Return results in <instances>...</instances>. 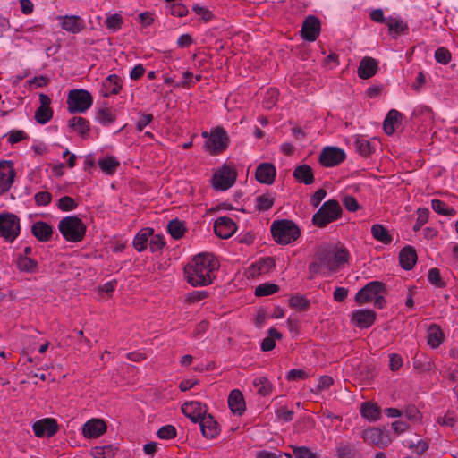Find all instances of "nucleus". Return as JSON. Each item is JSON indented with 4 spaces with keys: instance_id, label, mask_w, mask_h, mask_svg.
I'll list each match as a JSON object with an SVG mask.
<instances>
[{
    "instance_id": "f257e3e1",
    "label": "nucleus",
    "mask_w": 458,
    "mask_h": 458,
    "mask_svg": "<svg viewBox=\"0 0 458 458\" xmlns=\"http://www.w3.org/2000/svg\"><path fill=\"white\" fill-rule=\"evenodd\" d=\"M217 268L218 263L212 254L201 253L185 267L184 273L188 283L192 286H204L212 283L211 272Z\"/></svg>"
},
{
    "instance_id": "f03ea898",
    "label": "nucleus",
    "mask_w": 458,
    "mask_h": 458,
    "mask_svg": "<svg viewBox=\"0 0 458 458\" xmlns=\"http://www.w3.org/2000/svg\"><path fill=\"white\" fill-rule=\"evenodd\" d=\"M348 261V251L345 249L336 250L333 245H322L318 247L314 256V261L310 265V278L326 267L329 271L338 270L341 265Z\"/></svg>"
},
{
    "instance_id": "7ed1b4c3",
    "label": "nucleus",
    "mask_w": 458,
    "mask_h": 458,
    "mask_svg": "<svg viewBox=\"0 0 458 458\" xmlns=\"http://www.w3.org/2000/svg\"><path fill=\"white\" fill-rule=\"evenodd\" d=\"M271 233L275 241L279 244H288L300 236L299 227L290 220L274 221Z\"/></svg>"
},
{
    "instance_id": "20e7f679",
    "label": "nucleus",
    "mask_w": 458,
    "mask_h": 458,
    "mask_svg": "<svg viewBox=\"0 0 458 458\" xmlns=\"http://www.w3.org/2000/svg\"><path fill=\"white\" fill-rule=\"evenodd\" d=\"M58 229L65 240L73 242L81 241L86 232L85 225L75 216L64 217L59 222Z\"/></svg>"
},
{
    "instance_id": "39448f33",
    "label": "nucleus",
    "mask_w": 458,
    "mask_h": 458,
    "mask_svg": "<svg viewBox=\"0 0 458 458\" xmlns=\"http://www.w3.org/2000/svg\"><path fill=\"white\" fill-rule=\"evenodd\" d=\"M342 212V208L337 200H327L313 215L312 223L318 227H324L339 218Z\"/></svg>"
},
{
    "instance_id": "423d86ee",
    "label": "nucleus",
    "mask_w": 458,
    "mask_h": 458,
    "mask_svg": "<svg viewBox=\"0 0 458 458\" xmlns=\"http://www.w3.org/2000/svg\"><path fill=\"white\" fill-rule=\"evenodd\" d=\"M93 98L85 89H72L68 94V111L71 114L84 113L92 105Z\"/></svg>"
},
{
    "instance_id": "0eeeda50",
    "label": "nucleus",
    "mask_w": 458,
    "mask_h": 458,
    "mask_svg": "<svg viewBox=\"0 0 458 458\" xmlns=\"http://www.w3.org/2000/svg\"><path fill=\"white\" fill-rule=\"evenodd\" d=\"M20 220L11 213L0 214V237L6 241H14L20 233Z\"/></svg>"
},
{
    "instance_id": "6e6552de",
    "label": "nucleus",
    "mask_w": 458,
    "mask_h": 458,
    "mask_svg": "<svg viewBox=\"0 0 458 458\" xmlns=\"http://www.w3.org/2000/svg\"><path fill=\"white\" fill-rule=\"evenodd\" d=\"M236 176V172L233 169L224 165L220 170L214 174L212 185L216 191H225L233 185Z\"/></svg>"
},
{
    "instance_id": "1a4fd4ad",
    "label": "nucleus",
    "mask_w": 458,
    "mask_h": 458,
    "mask_svg": "<svg viewBox=\"0 0 458 458\" xmlns=\"http://www.w3.org/2000/svg\"><path fill=\"white\" fill-rule=\"evenodd\" d=\"M182 412L194 423H199L208 414L206 404L198 401H188L182 405Z\"/></svg>"
},
{
    "instance_id": "9d476101",
    "label": "nucleus",
    "mask_w": 458,
    "mask_h": 458,
    "mask_svg": "<svg viewBox=\"0 0 458 458\" xmlns=\"http://www.w3.org/2000/svg\"><path fill=\"white\" fill-rule=\"evenodd\" d=\"M345 153L337 147H326L320 153L319 163L326 167L335 166L345 159Z\"/></svg>"
},
{
    "instance_id": "9b49d317",
    "label": "nucleus",
    "mask_w": 458,
    "mask_h": 458,
    "mask_svg": "<svg viewBox=\"0 0 458 458\" xmlns=\"http://www.w3.org/2000/svg\"><path fill=\"white\" fill-rule=\"evenodd\" d=\"M386 291V286L379 281H373L366 284L361 288L355 296V301L361 304L369 302L375 299L377 294H380Z\"/></svg>"
},
{
    "instance_id": "f8f14e48",
    "label": "nucleus",
    "mask_w": 458,
    "mask_h": 458,
    "mask_svg": "<svg viewBox=\"0 0 458 458\" xmlns=\"http://www.w3.org/2000/svg\"><path fill=\"white\" fill-rule=\"evenodd\" d=\"M228 135L226 131L217 127L211 131L208 140L206 141L205 146L208 149L213 152H221L227 148Z\"/></svg>"
},
{
    "instance_id": "ddd939ff",
    "label": "nucleus",
    "mask_w": 458,
    "mask_h": 458,
    "mask_svg": "<svg viewBox=\"0 0 458 458\" xmlns=\"http://www.w3.org/2000/svg\"><path fill=\"white\" fill-rule=\"evenodd\" d=\"M362 437L367 443L378 447H386L392 442L388 432L377 428L364 430Z\"/></svg>"
},
{
    "instance_id": "4468645a",
    "label": "nucleus",
    "mask_w": 458,
    "mask_h": 458,
    "mask_svg": "<svg viewBox=\"0 0 458 458\" xmlns=\"http://www.w3.org/2000/svg\"><path fill=\"white\" fill-rule=\"evenodd\" d=\"M11 165L12 163L9 161L0 163V195L7 192L13 183L15 171Z\"/></svg>"
},
{
    "instance_id": "2eb2a0df",
    "label": "nucleus",
    "mask_w": 458,
    "mask_h": 458,
    "mask_svg": "<svg viewBox=\"0 0 458 458\" xmlns=\"http://www.w3.org/2000/svg\"><path fill=\"white\" fill-rule=\"evenodd\" d=\"M320 32V22L315 16L310 15L306 18L301 28V36L308 41H315Z\"/></svg>"
},
{
    "instance_id": "dca6fc26",
    "label": "nucleus",
    "mask_w": 458,
    "mask_h": 458,
    "mask_svg": "<svg viewBox=\"0 0 458 458\" xmlns=\"http://www.w3.org/2000/svg\"><path fill=\"white\" fill-rule=\"evenodd\" d=\"M214 231L218 237L227 239L236 231V225L231 218L221 216L216 220Z\"/></svg>"
},
{
    "instance_id": "f3484780",
    "label": "nucleus",
    "mask_w": 458,
    "mask_h": 458,
    "mask_svg": "<svg viewBox=\"0 0 458 458\" xmlns=\"http://www.w3.org/2000/svg\"><path fill=\"white\" fill-rule=\"evenodd\" d=\"M40 106L35 112V120L40 124H46L53 116V110L50 107V98L41 93L39 95Z\"/></svg>"
},
{
    "instance_id": "a211bd4d",
    "label": "nucleus",
    "mask_w": 458,
    "mask_h": 458,
    "mask_svg": "<svg viewBox=\"0 0 458 458\" xmlns=\"http://www.w3.org/2000/svg\"><path fill=\"white\" fill-rule=\"evenodd\" d=\"M106 431V425L101 419H91L82 428V434L86 438H97Z\"/></svg>"
},
{
    "instance_id": "6ab92c4d",
    "label": "nucleus",
    "mask_w": 458,
    "mask_h": 458,
    "mask_svg": "<svg viewBox=\"0 0 458 458\" xmlns=\"http://www.w3.org/2000/svg\"><path fill=\"white\" fill-rule=\"evenodd\" d=\"M58 429V425L55 420L47 418L36 421L33 424V430L38 437L44 436L52 437Z\"/></svg>"
},
{
    "instance_id": "aec40b11",
    "label": "nucleus",
    "mask_w": 458,
    "mask_h": 458,
    "mask_svg": "<svg viewBox=\"0 0 458 458\" xmlns=\"http://www.w3.org/2000/svg\"><path fill=\"white\" fill-rule=\"evenodd\" d=\"M276 177V167L271 163H262L256 169V179L264 184L270 185Z\"/></svg>"
},
{
    "instance_id": "412c9836",
    "label": "nucleus",
    "mask_w": 458,
    "mask_h": 458,
    "mask_svg": "<svg viewBox=\"0 0 458 458\" xmlns=\"http://www.w3.org/2000/svg\"><path fill=\"white\" fill-rule=\"evenodd\" d=\"M59 20H62L61 27L71 33L77 34L81 32L84 28L83 20L77 15L71 16H59Z\"/></svg>"
},
{
    "instance_id": "4be33fe9",
    "label": "nucleus",
    "mask_w": 458,
    "mask_h": 458,
    "mask_svg": "<svg viewBox=\"0 0 458 458\" xmlns=\"http://www.w3.org/2000/svg\"><path fill=\"white\" fill-rule=\"evenodd\" d=\"M199 424L200 426L202 435L208 439L216 437L219 433L218 423L210 414H207Z\"/></svg>"
},
{
    "instance_id": "5701e85b",
    "label": "nucleus",
    "mask_w": 458,
    "mask_h": 458,
    "mask_svg": "<svg viewBox=\"0 0 458 458\" xmlns=\"http://www.w3.org/2000/svg\"><path fill=\"white\" fill-rule=\"evenodd\" d=\"M377 71V62L372 57H364L359 65L358 75L361 79H369L374 76Z\"/></svg>"
},
{
    "instance_id": "b1692460",
    "label": "nucleus",
    "mask_w": 458,
    "mask_h": 458,
    "mask_svg": "<svg viewBox=\"0 0 458 458\" xmlns=\"http://www.w3.org/2000/svg\"><path fill=\"white\" fill-rule=\"evenodd\" d=\"M417 259L416 250L411 246L404 247L399 253L400 265L405 270H411L414 267Z\"/></svg>"
},
{
    "instance_id": "393cba45",
    "label": "nucleus",
    "mask_w": 458,
    "mask_h": 458,
    "mask_svg": "<svg viewBox=\"0 0 458 458\" xmlns=\"http://www.w3.org/2000/svg\"><path fill=\"white\" fill-rule=\"evenodd\" d=\"M228 405L233 413L242 415L245 411V401L240 390H233L228 397Z\"/></svg>"
},
{
    "instance_id": "a878e982",
    "label": "nucleus",
    "mask_w": 458,
    "mask_h": 458,
    "mask_svg": "<svg viewBox=\"0 0 458 458\" xmlns=\"http://www.w3.org/2000/svg\"><path fill=\"white\" fill-rule=\"evenodd\" d=\"M376 319V313L369 310H359L352 314V320L362 328L369 327Z\"/></svg>"
},
{
    "instance_id": "bb28decb",
    "label": "nucleus",
    "mask_w": 458,
    "mask_h": 458,
    "mask_svg": "<svg viewBox=\"0 0 458 458\" xmlns=\"http://www.w3.org/2000/svg\"><path fill=\"white\" fill-rule=\"evenodd\" d=\"M32 234L40 242H47L53 234V228L46 222L38 221L31 226Z\"/></svg>"
},
{
    "instance_id": "cd10ccee",
    "label": "nucleus",
    "mask_w": 458,
    "mask_h": 458,
    "mask_svg": "<svg viewBox=\"0 0 458 458\" xmlns=\"http://www.w3.org/2000/svg\"><path fill=\"white\" fill-rule=\"evenodd\" d=\"M293 175L299 182L306 185H310L314 182L312 168L308 165H298L294 169Z\"/></svg>"
},
{
    "instance_id": "c85d7f7f",
    "label": "nucleus",
    "mask_w": 458,
    "mask_h": 458,
    "mask_svg": "<svg viewBox=\"0 0 458 458\" xmlns=\"http://www.w3.org/2000/svg\"><path fill=\"white\" fill-rule=\"evenodd\" d=\"M403 114L397 110H390L383 123L385 132L388 135H392L395 131L394 125L400 123Z\"/></svg>"
},
{
    "instance_id": "c756f323",
    "label": "nucleus",
    "mask_w": 458,
    "mask_h": 458,
    "mask_svg": "<svg viewBox=\"0 0 458 458\" xmlns=\"http://www.w3.org/2000/svg\"><path fill=\"white\" fill-rule=\"evenodd\" d=\"M444 335L440 327L435 324L431 325L428 330V344L436 348L441 344Z\"/></svg>"
},
{
    "instance_id": "7c9ffc66",
    "label": "nucleus",
    "mask_w": 458,
    "mask_h": 458,
    "mask_svg": "<svg viewBox=\"0 0 458 458\" xmlns=\"http://www.w3.org/2000/svg\"><path fill=\"white\" fill-rule=\"evenodd\" d=\"M276 266L275 259L273 258H266L256 264L252 265V267L250 268L251 271V275L255 276L256 274H264L268 272L271 268H273Z\"/></svg>"
},
{
    "instance_id": "2f4dec72",
    "label": "nucleus",
    "mask_w": 458,
    "mask_h": 458,
    "mask_svg": "<svg viewBox=\"0 0 458 458\" xmlns=\"http://www.w3.org/2000/svg\"><path fill=\"white\" fill-rule=\"evenodd\" d=\"M68 126L82 137L89 131V123L83 117H72L69 120Z\"/></svg>"
},
{
    "instance_id": "473e14b6",
    "label": "nucleus",
    "mask_w": 458,
    "mask_h": 458,
    "mask_svg": "<svg viewBox=\"0 0 458 458\" xmlns=\"http://www.w3.org/2000/svg\"><path fill=\"white\" fill-rule=\"evenodd\" d=\"M103 87L110 91L105 93V97H108L109 94H117L122 89L120 78L115 74L109 75L103 82Z\"/></svg>"
},
{
    "instance_id": "72a5a7b5",
    "label": "nucleus",
    "mask_w": 458,
    "mask_h": 458,
    "mask_svg": "<svg viewBox=\"0 0 458 458\" xmlns=\"http://www.w3.org/2000/svg\"><path fill=\"white\" fill-rule=\"evenodd\" d=\"M151 235H153V230L151 228H145L136 235L133 240V245L137 250L142 251L146 249L147 242Z\"/></svg>"
},
{
    "instance_id": "f704fd0d",
    "label": "nucleus",
    "mask_w": 458,
    "mask_h": 458,
    "mask_svg": "<svg viewBox=\"0 0 458 458\" xmlns=\"http://www.w3.org/2000/svg\"><path fill=\"white\" fill-rule=\"evenodd\" d=\"M371 233L376 240L383 243L388 244L392 242L391 235L382 225L376 224L372 225Z\"/></svg>"
},
{
    "instance_id": "c9c22d12",
    "label": "nucleus",
    "mask_w": 458,
    "mask_h": 458,
    "mask_svg": "<svg viewBox=\"0 0 458 458\" xmlns=\"http://www.w3.org/2000/svg\"><path fill=\"white\" fill-rule=\"evenodd\" d=\"M281 338H282V334L279 331H277L275 328H270L268 330V336L266 337L265 339H263V341L261 343L262 351L268 352V351L273 350L276 346L275 339H281Z\"/></svg>"
},
{
    "instance_id": "e433bc0d",
    "label": "nucleus",
    "mask_w": 458,
    "mask_h": 458,
    "mask_svg": "<svg viewBox=\"0 0 458 458\" xmlns=\"http://www.w3.org/2000/svg\"><path fill=\"white\" fill-rule=\"evenodd\" d=\"M360 412L364 418L369 420H376L379 417L380 409L376 404L364 403L361 405Z\"/></svg>"
},
{
    "instance_id": "4c0bfd02",
    "label": "nucleus",
    "mask_w": 458,
    "mask_h": 458,
    "mask_svg": "<svg viewBox=\"0 0 458 458\" xmlns=\"http://www.w3.org/2000/svg\"><path fill=\"white\" fill-rule=\"evenodd\" d=\"M167 231L174 239H180L185 233V227L182 222L174 219L168 223Z\"/></svg>"
},
{
    "instance_id": "58836bf2",
    "label": "nucleus",
    "mask_w": 458,
    "mask_h": 458,
    "mask_svg": "<svg viewBox=\"0 0 458 458\" xmlns=\"http://www.w3.org/2000/svg\"><path fill=\"white\" fill-rule=\"evenodd\" d=\"M101 170L107 174H113L119 166V162L113 157H108L98 161Z\"/></svg>"
},
{
    "instance_id": "ea45409f",
    "label": "nucleus",
    "mask_w": 458,
    "mask_h": 458,
    "mask_svg": "<svg viewBox=\"0 0 458 458\" xmlns=\"http://www.w3.org/2000/svg\"><path fill=\"white\" fill-rule=\"evenodd\" d=\"M279 286L276 284H261L255 289V295L258 297L267 296L278 292Z\"/></svg>"
},
{
    "instance_id": "a19ab883",
    "label": "nucleus",
    "mask_w": 458,
    "mask_h": 458,
    "mask_svg": "<svg viewBox=\"0 0 458 458\" xmlns=\"http://www.w3.org/2000/svg\"><path fill=\"white\" fill-rule=\"evenodd\" d=\"M255 387L258 388V393L263 396L267 395L272 389V385L265 377L256 378L253 382Z\"/></svg>"
},
{
    "instance_id": "79ce46f5",
    "label": "nucleus",
    "mask_w": 458,
    "mask_h": 458,
    "mask_svg": "<svg viewBox=\"0 0 458 458\" xmlns=\"http://www.w3.org/2000/svg\"><path fill=\"white\" fill-rule=\"evenodd\" d=\"M356 150L362 156L368 157L372 153V146L369 141L361 137H358L355 140Z\"/></svg>"
},
{
    "instance_id": "37998d69",
    "label": "nucleus",
    "mask_w": 458,
    "mask_h": 458,
    "mask_svg": "<svg viewBox=\"0 0 458 458\" xmlns=\"http://www.w3.org/2000/svg\"><path fill=\"white\" fill-rule=\"evenodd\" d=\"M94 458H113L114 450L112 445L97 446L92 450Z\"/></svg>"
},
{
    "instance_id": "c03bdc74",
    "label": "nucleus",
    "mask_w": 458,
    "mask_h": 458,
    "mask_svg": "<svg viewBox=\"0 0 458 458\" xmlns=\"http://www.w3.org/2000/svg\"><path fill=\"white\" fill-rule=\"evenodd\" d=\"M275 199L269 193L257 197V208L259 211L268 210L274 204Z\"/></svg>"
},
{
    "instance_id": "a18cd8bd",
    "label": "nucleus",
    "mask_w": 458,
    "mask_h": 458,
    "mask_svg": "<svg viewBox=\"0 0 458 458\" xmlns=\"http://www.w3.org/2000/svg\"><path fill=\"white\" fill-rule=\"evenodd\" d=\"M17 265L21 271L32 272L37 267V262L30 258L21 256L17 260Z\"/></svg>"
},
{
    "instance_id": "49530a36",
    "label": "nucleus",
    "mask_w": 458,
    "mask_h": 458,
    "mask_svg": "<svg viewBox=\"0 0 458 458\" xmlns=\"http://www.w3.org/2000/svg\"><path fill=\"white\" fill-rule=\"evenodd\" d=\"M432 209L437 214L445 215V216H452L455 214V210L454 208H448L445 204L439 199H433L431 201Z\"/></svg>"
},
{
    "instance_id": "de8ad7c7",
    "label": "nucleus",
    "mask_w": 458,
    "mask_h": 458,
    "mask_svg": "<svg viewBox=\"0 0 458 458\" xmlns=\"http://www.w3.org/2000/svg\"><path fill=\"white\" fill-rule=\"evenodd\" d=\"M386 24L390 31H394L396 34L404 32L408 26L403 21L394 19L389 18L386 20Z\"/></svg>"
},
{
    "instance_id": "09e8293b",
    "label": "nucleus",
    "mask_w": 458,
    "mask_h": 458,
    "mask_svg": "<svg viewBox=\"0 0 458 458\" xmlns=\"http://www.w3.org/2000/svg\"><path fill=\"white\" fill-rule=\"evenodd\" d=\"M289 305L292 308L302 310L310 306V301L302 295H295L290 298Z\"/></svg>"
},
{
    "instance_id": "8fccbe9b",
    "label": "nucleus",
    "mask_w": 458,
    "mask_h": 458,
    "mask_svg": "<svg viewBox=\"0 0 458 458\" xmlns=\"http://www.w3.org/2000/svg\"><path fill=\"white\" fill-rule=\"evenodd\" d=\"M428 281L437 287L443 288L445 283L442 280L440 271L437 268H431L428 275Z\"/></svg>"
},
{
    "instance_id": "3c124183",
    "label": "nucleus",
    "mask_w": 458,
    "mask_h": 458,
    "mask_svg": "<svg viewBox=\"0 0 458 458\" xmlns=\"http://www.w3.org/2000/svg\"><path fill=\"white\" fill-rule=\"evenodd\" d=\"M57 207L62 211H71L77 207V204L72 198L64 196L58 200Z\"/></svg>"
},
{
    "instance_id": "603ef678",
    "label": "nucleus",
    "mask_w": 458,
    "mask_h": 458,
    "mask_svg": "<svg viewBox=\"0 0 458 458\" xmlns=\"http://www.w3.org/2000/svg\"><path fill=\"white\" fill-rule=\"evenodd\" d=\"M278 91L275 89H269L264 97V106L267 109L272 108L276 105Z\"/></svg>"
},
{
    "instance_id": "864d4df0",
    "label": "nucleus",
    "mask_w": 458,
    "mask_h": 458,
    "mask_svg": "<svg viewBox=\"0 0 458 458\" xmlns=\"http://www.w3.org/2000/svg\"><path fill=\"white\" fill-rule=\"evenodd\" d=\"M296 458H318L315 453H312L306 446H292Z\"/></svg>"
},
{
    "instance_id": "5fc2aeb1",
    "label": "nucleus",
    "mask_w": 458,
    "mask_h": 458,
    "mask_svg": "<svg viewBox=\"0 0 458 458\" xmlns=\"http://www.w3.org/2000/svg\"><path fill=\"white\" fill-rule=\"evenodd\" d=\"M435 59L442 64H447L451 60V53L445 47H439L435 52Z\"/></svg>"
},
{
    "instance_id": "6e6d98bb",
    "label": "nucleus",
    "mask_w": 458,
    "mask_h": 458,
    "mask_svg": "<svg viewBox=\"0 0 458 458\" xmlns=\"http://www.w3.org/2000/svg\"><path fill=\"white\" fill-rule=\"evenodd\" d=\"M157 437L161 439H171L176 437V429L172 425H166L159 428Z\"/></svg>"
},
{
    "instance_id": "4d7b16f0",
    "label": "nucleus",
    "mask_w": 458,
    "mask_h": 458,
    "mask_svg": "<svg viewBox=\"0 0 458 458\" xmlns=\"http://www.w3.org/2000/svg\"><path fill=\"white\" fill-rule=\"evenodd\" d=\"M123 22V18L120 14H113L106 19V25L108 29L117 30L120 29Z\"/></svg>"
},
{
    "instance_id": "13d9d810",
    "label": "nucleus",
    "mask_w": 458,
    "mask_h": 458,
    "mask_svg": "<svg viewBox=\"0 0 458 458\" xmlns=\"http://www.w3.org/2000/svg\"><path fill=\"white\" fill-rule=\"evenodd\" d=\"M417 212H418V218H417V222L413 227V230L415 232L419 231L420 228L425 223H427V221L428 219V215H429V210L428 208H420Z\"/></svg>"
},
{
    "instance_id": "bf43d9fd",
    "label": "nucleus",
    "mask_w": 458,
    "mask_h": 458,
    "mask_svg": "<svg viewBox=\"0 0 458 458\" xmlns=\"http://www.w3.org/2000/svg\"><path fill=\"white\" fill-rule=\"evenodd\" d=\"M97 119L103 124L111 123L114 121V117L108 108H100L97 113Z\"/></svg>"
},
{
    "instance_id": "052dcab7",
    "label": "nucleus",
    "mask_w": 458,
    "mask_h": 458,
    "mask_svg": "<svg viewBox=\"0 0 458 458\" xmlns=\"http://www.w3.org/2000/svg\"><path fill=\"white\" fill-rule=\"evenodd\" d=\"M342 201L344 208L350 212H355L360 208V206L359 205L358 201L352 196L345 195L344 196Z\"/></svg>"
},
{
    "instance_id": "680f3d73",
    "label": "nucleus",
    "mask_w": 458,
    "mask_h": 458,
    "mask_svg": "<svg viewBox=\"0 0 458 458\" xmlns=\"http://www.w3.org/2000/svg\"><path fill=\"white\" fill-rule=\"evenodd\" d=\"M408 447L410 449H413L419 455H421L428 449V445L427 442L422 440H419L417 442L410 441L408 443Z\"/></svg>"
},
{
    "instance_id": "e2e57ef3",
    "label": "nucleus",
    "mask_w": 458,
    "mask_h": 458,
    "mask_svg": "<svg viewBox=\"0 0 458 458\" xmlns=\"http://www.w3.org/2000/svg\"><path fill=\"white\" fill-rule=\"evenodd\" d=\"M52 196L48 191H40L35 195V201L38 206H46L50 203Z\"/></svg>"
},
{
    "instance_id": "0e129e2a",
    "label": "nucleus",
    "mask_w": 458,
    "mask_h": 458,
    "mask_svg": "<svg viewBox=\"0 0 458 458\" xmlns=\"http://www.w3.org/2000/svg\"><path fill=\"white\" fill-rule=\"evenodd\" d=\"M164 245L165 242L161 235L157 234L152 236L149 242V247L153 252L161 250L164 247Z\"/></svg>"
},
{
    "instance_id": "69168bd1",
    "label": "nucleus",
    "mask_w": 458,
    "mask_h": 458,
    "mask_svg": "<svg viewBox=\"0 0 458 458\" xmlns=\"http://www.w3.org/2000/svg\"><path fill=\"white\" fill-rule=\"evenodd\" d=\"M333 383H334V380L331 377L322 376L319 378V382H318V385L315 392L318 393V392L322 391L323 389H327V388L330 387L333 385Z\"/></svg>"
},
{
    "instance_id": "338daca9",
    "label": "nucleus",
    "mask_w": 458,
    "mask_h": 458,
    "mask_svg": "<svg viewBox=\"0 0 458 458\" xmlns=\"http://www.w3.org/2000/svg\"><path fill=\"white\" fill-rule=\"evenodd\" d=\"M404 413L406 418L410 420L418 421L420 419V411L415 406H408Z\"/></svg>"
},
{
    "instance_id": "774afa93",
    "label": "nucleus",
    "mask_w": 458,
    "mask_h": 458,
    "mask_svg": "<svg viewBox=\"0 0 458 458\" xmlns=\"http://www.w3.org/2000/svg\"><path fill=\"white\" fill-rule=\"evenodd\" d=\"M337 452L338 458H354L353 450L350 445H342Z\"/></svg>"
}]
</instances>
